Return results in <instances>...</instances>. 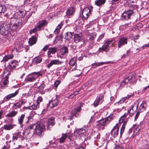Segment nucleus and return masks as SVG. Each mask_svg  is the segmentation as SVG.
<instances>
[{
    "label": "nucleus",
    "instance_id": "20e7f679",
    "mask_svg": "<svg viewBox=\"0 0 149 149\" xmlns=\"http://www.w3.org/2000/svg\"><path fill=\"white\" fill-rule=\"evenodd\" d=\"M113 118L114 116L112 114L110 115L108 117L100 120L99 121V124L103 127L106 126L109 123Z\"/></svg>",
    "mask_w": 149,
    "mask_h": 149
},
{
    "label": "nucleus",
    "instance_id": "a18cd8bd",
    "mask_svg": "<svg viewBox=\"0 0 149 149\" xmlns=\"http://www.w3.org/2000/svg\"><path fill=\"white\" fill-rule=\"evenodd\" d=\"M45 87V85L44 84H41L38 87V91L39 92L42 93H43V90Z\"/></svg>",
    "mask_w": 149,
    "mask_h": 149
},
{
    "label": "nucleus",
    "instance_id": "393cba45",
    "mask_svg": "<svg viewBox=\"0 0 149 149\" xmlns=\"http://www.w3.org/2000/svg\"><path fill=\"white\" fill-rule=\"evenodd\" d=\"M18 93V91H16L14 93L8 95L4 98V100L6 101H8L11 98L13 97L16 96L17 94Z\"/></svg>",
    "mask_w": 149,
    "mask_h": 149
},
{
    "label": "nucleus",
    "instance_id": "2f4dec72",
    "mask_svg": "<svg viewBox=\"0 0 149 149\" xmlns=\"http://www.w3.org/2000/svg\"><path fill=\"white\" fill-rule=\"evenodd\" d=\"M23 102L22 100H21L17 102L16 104H15L13 106V108L14 109H17L19 108L22 105Z\"/></svg>",
    "mask_w": 149,
    "mask_h": 149
},
{
    "label": "nucleus",
    "instance_id": "3c124183",
    "mask_svg": "<svg viewBox=\"0 0 149 149\" xmlns=\"http://www.w3.org/2000/svg\"><path fill=\"white\" fill-rule=\"evenodd\" d=\"M21 18V19L20 23L22 26L24 25L27 22V20L26 19H25L24 18Z\"/></svg>",
    "mask_w": 149,
    "mask_h": 149
},
{
    "label": "nucleus",
    "instance_id": "ea45409f",
    "mask_svg": "<svg viewBox=\"0 0 149 149\" xmlns=\"http://www.w3.org/2000/svg\"><path fill=\"white\" fill-rule=\"evenodd\" d=\"M72 33L68 32L65 33V38L67 40L70 39L72 38Z\"/></svg>",
    "mask_w": 149,
    "mask_h": 149
},
{
    "label": "nucleus",
    "instance_id": "b1692460",
    "mask_svg": "<svg viewBox=\"0 0 149 149\" xmlns=\"http://www.w3.org/2000/svg\"><path fill=\"white\" fill-rule=\"evenodd\" d=\"M42 58L40 56H38L35 57L33 60L32 63L34 65H37L41 62Z\"/></svg>",
    "mask_w": 149,
    "mask_h": 149
},
{
    "label": "nucleus",
    "instance_id": "412c9836",
    "mask_svg": "<svg viewBox=\"0 0 149 149\" xmlns=\"http://www.w3.org/2000/svg\"><path fill=\"white\" fill-rule=\"evenodd\" d=\"M55 123L54 118L53 117H51L49 119L46 125L47 128L49 129L52 127L53 125H54Z\"/></svg>",
    "mask_w": 149,
    "mask_h": 149
},
{
    "label": "nucleus",
    "instance_id": "0e129e2a",
    "mask_svg": "<svg viewBox=\"0 0 149 149\" xmlns=\"http://www.w3.org/2000/svg\"><path fill=\"white\" fill-rule=\"evenodd\" d=\"M145 47H149V42L147 44L144 45L142 47V48H143V49Z\"/></svg>",
    "mask_w": 149,
    "mask_h": 149
},
{
    "label": "nucleus",
    "instance_id": "5fc2aeb1",
    "mask_svg": "<svg viewBox=\"0 0 149 149\" xmlns=\"http://www.w3.org/2000/svg\"><path fill=\"white\" fill-rule=\"evenodd\" d=\"M61 83V81L59 80H56L54 83V85L55 87L57 88L58 86Z\"/></svg>",
    "mask_w": 149,
    "mask_h": 149
},
{
    "label": "nucleus",
    "instance_id": "4d7b16f0",
    "mask_svg": "<svg viewBox=\"0 0 149 149\" xmlns=\"http://www.w3.org/2000/svg\"><path fill=\"white\" fill-rule=\"evenodd\" d=\"M139 114H140V113H139V112H138L136 114L135 117V118H134V120L135 121L138 118V117L139 115Z\"/></svg>",
    "mask_w": 149,
    "mask_h": 149
},
{
    "label": "nucleus",
    "instance_id": "4468645a",
    "mask_svg": "<svg viewBox=\"0 0 149 149\" xmlns=\"http://www.w3.org/2000/svg\"><path fill=\"white\" fill-rule=\"evenodd\" d=\"M63 62L61 61H59L58 59H54L51 61V62L47 65V67L48 68H49L50 67H52L53 65H59L61 64Z\"/></svg>",
    "mask_w": 149,
    "mask_h": 149
},
{
    "label": "nucleus",
    "instance_id": "5701e85b",
    "mask_svg": "<svg viewBox=\"0 0 149 149\" xmlns=\"http://www.w3.org/2000/svg\"><path fill=\"white\" fill-rule=\"evenodd\" d=\"M47 21L45 20H42L39 22L38 23L36 24L37 27L40 29V30L41 29V28L46 24H47Z\"/></svg>",
    "mask_w": 149,
    "mask_h": 149
},
{
    "label": "nucleus",
    "instance_id": "423d86ee",
    "mask_svg": "<svg viewBox=\"0 0 149 149\" xmlns=\"http://www.w3.org/2000/svg\"><path fill=\"white\" fill-rule=\"evenodd\" d=\"M91 10L88 7L84 8L82 12V14H80V16L82 18L83 20L87 19L88 17L91 14Z\"/></svg>",
    "mask_w": 149,
    "mask_h": 149
},
{
    "label": "nucleus",
    "instance_id": "c03bdc74",
    "mask_svg": "<svg viewBox=\"0 0 149 149\" xmlns=\"http://www.w3.org/2000/svg\"><path fill=\"white\" fill-rule=\"evenodd\" d=\"M6 10V6L4 5H0V13H4Z\"/></svg>",
    "mask_w": 149,
    "mask_h": 149
},
{
    "label": "nucleus",
    "instance_id": "7c9ffc66",
    "mask_svg": "<svg viewBox=\"0 0 149 149\" xmlns=\"http://www.w3.org/2000/svg\"><path fill=\"white\" fill-rule=\"evenodd\" d=\"M10 74V72L9 71H7L6 72H5V71L4 72V74L5 75V78L4 80L3 81V84L4 85H6L8 83V75H9Z\"/></svg>",
    "mask_w": 149,
    "mask_h": 149
},
{
    "label": "nucleus",
    "instance_id": "680f3d73",
    "mask_svg": "<svg viewBox=\"0 0 149 149\" xmlns=\"http://www.w3.org/2000/svg\"><path fill=\"white\" fill-rule=\"evenodd\" d=\"M60 31L58 29V28H56L55 31H54V33L56 34H58L59 33Z\"/></svg>",
    "mask_w": 149,
    "mask_h": 149
},
{
    "label": "nucleus",
    "instance_id": "4be33fe9",
    "mask_svg": "<svg viewBox=\"0 0 149 149\" xmlns=\"http://www.w3.org/2000/svg\"><path fill=\"white\" fill-rule=\"evenodd\" d=\"M19 25V24L18 22L14 23L12 26H10V29L12 33H14V35L15 34V32H16L18 28Z\"/></svg>",
    "mask_w": 149,
    "mask_h": 149
},
{
    "label": "nucleus",
    "instance_id": "a878e982",
    "mask_svg": "<svg viewBox=\"0 0 149 149\" xmlns=\"http://www.w3.org/2000/svg\"><path fill=\"white\" fill-rule=\"evenodd\" d=\"M37 38L34 36H32L29 39V43L31 46L35 44L37 42Z\"/></svg>",
    "mask_w": 149,
    "mask_h": 149
},
{
    "label": "nucleus",
    "instance_id": "f704fd0d",
    "mask_svg": "<svg viewBox=\"0 0 149 149\" xmlns=\"http://www.w3.org/2000/svg\"><path fill=\"white\" fill-rule=\"evenodd\" d=\"M13 54H10L5 56L3 58V60L1 61V62H6L9 60L13 58Z\"/></svg>",
    "mask_w": 149,
    "mask_h": 149
},
{
    "label": "nucleus",
    "instance_id": "aec40b11",
    "mask_svg": "<svg viewBox=\"0 0 149 149\" xmlns=\"http://www.w3.org/2000/svg\"><path fill=\"white\" fill-rule=\"evenodd\" d=\"M59 102L58 99L56 98L52 100L49 102V107L50 108H53L54 107L57 106Z\"/></svg>",
    "mask_w": 149,
    "mask_h": 149
},
{
    "label": "nucleus",
    "instance_id": "338daca9",
    "mask_svg": "<svg viewBox=\"0 0 149 149\" xmlns=\"http://www.w3.org/2000/svg\"><path fill=\"white\" fill-rule=\"evenodd\" d=\"M114 149H123L122 147L119 146H117L114 148Z\"/></svg>",
    "mask_w": 149,
    "mask_h": 149
},
{
    "label": "nucleus",
    "instance_id": "e433bc0d",
    "mask_svg": "<svg viewBox=\"0 0 149 149\" xmlns=\"http://www.w3.org/2000/svg\"><path fill=\"white\" fill-rule=\"evenodd\" d=\"M39 107V105L38 104L34 103L33 105L29 107L28 109L30 110H36Z\"/></svg>",
    "mask_w": 149,
    "mask_h": 149
},
{
    "label": "nucleus",
    "instance_id": "bb28decb",
    "mask_svg": "<svg viewBox=\"0 0 149 149\" xmlns=\"http://www.w3.org/2000/svg\"><path fill=\"white\" fill-rule=\"evenodd\" d=\"M16 126V125L15 124H6L4 125L3 128L6 130H10L12 129Z\"/></svg>",
    "mask_w": 149,
    "mask_h": 149
},
{
    "label": "nucleus",
    "instance_id": "c85d7f7f",
    "mask_svg": "<svg viewBox=\"0 0 149 149\" xmlns=\"http://www.w3.org/2000/svg\"><path fill=\"white\" fill-rule=\"evenodd\" d=\"M25 117V115L22 114L18 118V121L21 127L23 126V123L24 122V120Z\"/></svg>",
    "mask_w": 149,
    "mask_h": 149
},
{
    "label": "nucleus",
    "instance_id": "f3484780",
    "mask_svg": "<svg viewBox=\"0 0 149 149\" xmlns=\"http://www.w3.org/2000/svg\"><path fill=\"white\" fill-rule=\"evenodd\" d=\"M127 38H120L118 42V47L120 48L122 46L127 44Z\"/></svg>",
    "mask_w": 149,
    "mask_h": 149
},
{
    "label": "nucleus",
    "instance_id": "a19ab883",
    "mask_svg": "<svg viewBox=\"0 0 149 149\" xmlns=\"http://www.w3.org/2000/svg\"><path fill=\"white\" fill-rule=\"evenodd\" d=\"M145 102H143L140 106L139 110L141 112H143L146 109Z\"/></svg>",
    "mask_w": 149,
    "mask_h": 149
},
{
    "label": "nucleus",
    "instance_id": "79ce46f5",
    "mask_svg": "<svg viewBox=\"0 0 149 149\" xmlns=\"http://www.w3.org/2000/svg\"><path fill=\"white\" fill-rule=\"evenodd\" d=\"M77 61V58L76 57L72 58L69 61V64L71 66H73L76 64L75 63Z\"/></svg>",
    "mask_w": 149,
    "mask_h": 149
},
{
    "label": "nucleus",
    "instance_id": "c756f323",
    "mask_svg": "<svg viewBox=\"0 0 149 149\" xmlns=\"http://www.w3.org/2000/svg\"><path fill=\"white\" fill-rule=\"evenodd\" d=\"M74 11V9L73 7H70L68 9L66 12V16L69 17L72 15Z\"/></svg>",
    "mask_w": 149,
    "mask_h": 149
},
{
    "label": "nucleus",
    "instance_id": "9d476101",
    "mask_svg": "<svg viewBox=\"0 0 149 149\" xmlns=\"http://www.w3.org/2000/svg\"><path fill=\"white\" fill-rule=\"evenodd\" d=\"M104 96L102 94H99L97 96L96 99L93 103L94 107L97 106L101 104L104 101Z\"/></svg>",
    "mask_w": 149,
    "mask_h": 149
},
{
    "label": "nucleus",
    "instance_id": "bf43d9fd",
    "mask_svg": "<svg viewBox=\"0 0 149 149\" xmlns=\"http://www.w3.org/2000/svg\"><path fill=\"white\" fill-rule=\"evenodd\" d=\"M63 25V24L62 23H61L60 24H59L58 26H57L56 28H58V29L60 31V29H61L62 26Z\"/></svg>",
    "mask_w": 149,
    "mask_h": 149
},
{
    "label": "nucleus",
    "instance_id": "39448f33",
    "mask_svg": "<svg viewBox=\"0 0 149 149\" xmlns=\"http://www.w3.org/2000/svg\"><path fill=\"white\" fill-rule=\"evenodd\" d=\"M45 129V127L42 124H38L36 126L34 133L39 136H42Z\"/></svg>",
    "mask_w": 149,
    "mask_h": 149
},
{
    "label": "nucleus",
    "instance_id": "774afa93",
    "mask_svg": "<svg viewBox=\"0 0 149 149\" xmlns=\"http://www.w3.org/2000/svg\"><path fill=\"white\" fill-rule=\"evenodd\" d=\"M130 50H127L126 52V54H127V55L128 56L130 55Z\"/></svg>",
    "mask_w": 149,
    "mask_h": 149
},
{
    "label": "nucleus",
    "instance_id": "f8f14e48",
    "mask_svg": "<svg viewBox=\"0 0 149 149\" xmlns=\"http://www.w3.org/2000/svg\"><path fill=\"white\" fill-rule=\"evenodd\" d=\"M119 130V127L117 124L113 127L111 132V134L114 138L117 137L118 135Z\"/></svg>",
    "mask_w": 149,
    "mask_h": 149
},
{
    "label": "nucleus",
    "instance_id": "4c0bfd02",
    "mask_svg": "<svg viewBox=\"0 0 149 149\" xmlns=\"http://www.w3.org/2000/svg\"><path fill=\"white\" fill-rule=\"evenodd\" d=\"M106 1V0H96L95 1V3L96 5L98 6H100L104 4Z\"/></svg>",
    "mask_w": 149,
    "mask_h": 149
},
{
    "label": "nucleus",
    "instance_id": "864d4df0",
    "mask_svg": "<svg viewBox=\"0 0 149 149\" xmlns=\"http://www.w3.org/2000/svg\"><path fill=\"white\" fill-rule=\"evenodd\" d=\"M42 101V98L41 97H38L36 103L39 105L40 103Z\"/></svg>",
    "mask_w": 149,
    "mask_h": 149
},
{
    "label": "nucleus",
    "instance_id": "dca6fc26",
    "mask_svg": "<svg viewBox=\"0 0 149 149\" xmlns=\"http://www.w3.org/2000/svg\"><path fill=\"white\" fill-rule=\"evenodd\" d=\"M18 63L15 61H12L10 62L8 65V68L10 70H12L14 69L18 65Z\"/></svg>",
    "mask_w": 149,
    "mask_h": 149
},
{
    "label": "nucleus",
    "instance_id": "9b49d317",
    "mask_svg": "<svg viewBox=\"0 0 149 149\" xmlns=\"http://www.w3.org/2000/svg\"><path fill=\"white\" fill-rule=\"evenodd\" d=\"M138 107V104L134 103L130 107V109L127 111V114L130 115V116H132L136 112Z\"/></svg>",
    "mask_w": 149,
    "mask_h": 149
},
{
    "label": "nucleus",
    "instance_id": "69168bd1",
    "mask_svg": "<svg viewBox=\"0 0 149 149\" xmlns=\"http://www.w3.org/2000/svg\"><path fill=\"white\" fill-rule=\"evenodd\" d=\"M141 127L139 126H138L136 127L134 130V132H136V130H137V132H138L140 130V129Z\"/></svg>",
    "mask_w": 149,
    "mask_h": 149
},
{
    "label": "nucleus",
    "instance_id": "052dcab7",
    "mask_svg": "<svg viewBox=\"0 0 149 149\" xmlns=\"http://www.w3.org/2000/svg\"><path fill=\"white\" fill-rule=\"evenodd\" d=\"M104 33H103L100 35L98 38V40L99 41H100V40H101L104 37Z\"/></svg>",
    "mask_w": 149,
    "mask_h": 149
},
{
    "label": "nucleus",
    "instance_id": "7ed1b4c3",
    "mask_svg": "<svg viewBox=\"0 0 149 149\" xmlns=\"http://www.w3.org/2000/svg\"><path fill=\"white\" fill-rule=\"evenodd\" d=\"M136 78V74L135 73L131 74L130 75L126 77L123 80L121 85L122 86H124L125 85L128 84V82H130L133 81L136 82L137 80L135 79Z\"/></svg>",
    "mask_w": 149,
    "mask_h": 149
},
{
    "label": "nucleus",
    "instance_id": "de8ad7c7",
    "mask_svg": "<svg viewBox=\"0 0 149 149\" xmlns=\"http://www.w3.org/2000/svg\"><path fill=\"white\" fill-rule=\"evenodd\" d=\"M107 63L106 62H99V63H93L92 64V66H94L95 67H97L98 66H99L100 65H103L104 64Z\"/></svg>",
    "mask_w": 149,
    "mask_h": 149
},
{
    "label": "nucleus",
    "instance_id": "2eb2a0df",
    "mask_svg": "<svg viewBox=\"0 0 149 149\" xmlns=\"http://www.w3.org/2000/svg\"><path fill=\"white\" fill-rule=\"evenodd\" d=\"M127 113H125L120 118L119 121L120 123H123V124H126L128 120L129 116L127 117Z\"/></svg>",
    "mask_w": 149,
    "mask_h": 149
},
{
    "label": "nucleus",
    "instance_id": "1a4fd4ad",
    "mask_svg": "<svg viewBox=\"0 0 149 149\" xmlns=\"http://www.w3.org/2000/svg\"><path fill=\"white\" fill-rule=\"evenodd\" d=\"M133 13L132 10H129L124 11L122 14V18L125 20H128L130 19V17Z\"/></svg>",
    "mask_w": 149,
    "mask_h": 149
},
{
    "label": "nucleus",
    "instance_id": "c9c22d12",
    "mask_svg": "<svg viewBox=\"0 0 149 149\" xmlns=\"http://www.w3.org/2000/svg\"><path fill=\"white\" fill-rule=\"evenodd\" d=\"M68 52V49L67 47L65 46L63 47L61 49L60 53L62 55H64Z\"/></svg>",
    "mask_w": 149,
    "mask_h": 149
},
{
    "label": "nucleus",
    "instance_id": "473e14b6",
    "mask_svg": "<svg viewBox=\"0 0 149 149\" xmlns=\"http://www.w3.org/2000/svg\"><path fill=\"white\" fill-rule=\"evenodd\" d=\"M18 113L17 111H12L9 112L6 116L9 117H13L15 116Z\"/></svg>",
    "mask_w": 149,
    "mask_h": 149
},
{
    "label": "nucleus",
    "instance_id": "0eeeda50",
    "mask_svg": "<svg viewBox=\"0 0 149 149\" xmlns=\"http://www.w3.org/2000/svg\"><path fill=\"white\" fill-rule=\"evenodd\" d=\"M112 41L111 40H109L106 41L103 46L99 48L98 51L99 52L103 51H105L106 52H108L109 49V45L112 44Z\"/></svg>",
    "mask_w": 149,
    "mask_h": 149
},
{
    "label": "nucleus",
    "instance_id": "58836bf2",
    "mask_svg": "<svg viewBox=\"0 0 149 149\" xmlns=\"http://www.w3.org/2000/svg\"><path fill=\"white\" fill-rule=\"evenodd\" d=\"M67 138V134H62V136L59 139V142L61 143H63Z\"/></svg>",
    "mask_w": 149,
    "mask_h": 149
},
{
    "label": "nucleus",
    "instance_id": "ddd939ff",
    "mask_svg": "<svg viewBox=\"0 0 149 149\" xmlns=\"http://www.w3.org/2000/svg\"><path fill=\"white\" fill-rule=\"evenodd\" d=\"M86 132V130L84 128L76 129L74 132V136L79 137L83 135Z\"/></svg>",
    "mask_w": 149,
    "mask_h": 149
},
{
    "label": "nucleus",
    "instance_id": "603ef678",
    "mask_svg": "<svg viewBox=\"0 0 149 149\" xmlns=\"http://www.w3.org/2000/svg\"><path fill=\"white\" fill-rule=\"evenodd\" d=\"M3 111L2 110L0 111V120L3 117ZM2 121H0V126L2 124Z\"/></svg>",
    "mask_w": 149,
    "mask_h": 149
},
{
    "label": "nucleus",
    "instance_id": "6e6552de",
    "mask_svg": "<svg viewBox=\"0 0 149 149\" xmlns=\"http://www.w3.org/2000/svg\"><path fill=\"white\" fill-rule=\"evenodd\" d=\"M77 106L74 109L71 111V113L73 116L76 117V114L77 112H80L81 110V107L83 106L84 104L82 102H79L77 104Z\"/></svg>",
    "mask_w": 149,
    "mask_h": 149
},
{
    "label": "nucleus",
    "instance_id": "cd10ccee",
    "mask_svg": "<svg viewBox=\"0 0 149 149\" xmlns=\"http://www.w3.org/2000/svg\"><path fill=\"white\" fill-rule=\"evenodd\" d=\"M82 35L81 34H76L74 37V41L76 43L79 42L81 40Z\"/></svg>",
    "mask_w": 149,
    "mask_h": 149
},
{
    "label": "nucleus",
    "instance_id": "8fccbe9b",
    "mask_svg": "<svg viewBox=\"0 0 149 149\" xmlns=\"http://www.w3.org/2000/svg\"><path fill=\"white\" fill-rule=\"evenodd\" d=\"M125 125L126 124H123L122 126L120 129V135H122L124 131Z\"/></svg>",
    "mask_w": 149,
    "mask_h": 149
},
{
    "label": "nucleus",
    "instance_id": "13d9d810",
    "mask_svg": "<svg viewBox=\"0 0 149 149\" xmlns=\"http://www.w3.org/2000/svg\"><path fill=\"white\" fill-rule=\"evenodd\" d=\"M67 136V137H68V138L70 139V141H71V138L72 136V134H70L69 133H66Z\"/></svg>",
    "mask_w": 149,
    "mask_h": 149
},
{
    "label": "nucleus",
    "instance_id": "72a5a7b5",
    "mask_svg": "<svg viewBox=\"0 0 149 149\" xmlns=\"http://www.w3.org/2000/svg\"><path fill=\"white\" fill-rule=\"evenodd\" d=\"M20 134V132H18L13 134L12 141H15L17 140L18 138H20L21 136Z\"/></svg>",
    "mask_w": 149,
    "mask_h": 149
},
{
    "label": "nucleus",
    "instance_id": "6e6d98bb",
    "mask_svg": "<svg viewBox=\"0 0 149 149\" xmlns=\"http://www.w3.org/2000/svg\"><path fill=\"white\" fill-rule=\"evenodd\" d=\"M49 45H46L42 49V50L44 52H46L47 49H49Z\"/></svg>",
    "mask_w": 149,
    "mask_h": 149
},
{
    "label": "nucleus",
    "instance_id": "37998d69",
    "mask_svg": "<svg viewBox=\"0 0 149 149\" xmlns=\"http://www.w3.org/2000/svg\"><path fill=\"white\" fill-rule=\"evenodd\" d=\"M25 13L24 11H19L16 14V15L18 14L19 16L18 17V18H23L25 15Z\"/></svg>",
    "mask_w": 149,
    "mask_h": 149
},
{
    "label": "nucleus",
    "instance_id": "f257e3e1",
    "mask_svg": "<svg viewBox=\"0 0 149 149\" xmlns=\"http://www.w3.org/2000/svg\"><path fill=\"white\" fill-rule=\"evenodd\" d=\"M0 33L4 36L10 37L14 35V33H12L10 29V24L6 22L1 25Z\"/></svg>",
    "mask_w": 149,
    "mask_h": 149
},
{
    "label": "nucleus",
    "instance_id": "49530a36",
    "mask_svg": "<svg viewBox=\"0 0 149 149\" xmlns=\"http://www.w3.org/2000/svg\"><path fill=\"white\" fill-rule=\"evenodd\" d=\"M40 29L38 28L37 27V26L36 25L34 28L33 29L31 30L30 31V33L31 34L33 33L36 32L37 31H40Z\"/></svg>",
    "mask_w": 149,
    "mask_h": 149
},
{
    "label": "nucleus",
    "instance_id": "6ab92c4d",
    "mask_svg": "<svg viewBox=\"0 0 149 149\" xmlns=\"http://www.w3.org/2000/svg\"><path fill=\"white\" fill-rule=\"evenodd\" d=\"M48 51L47 53V55L48 58L52 57V56L51 54H54L57 52V48L56 47L49 48L48 49Z\"/></svg>",
    "mask_w": 149,
    "mask_h": 149
},
{
    "label": "nucleus",
    "instance_id": "09e8293b",
    "mask_svg": "<svg viewBox=\"0 0 149 149\" xmlns=\"http://www.w3.org/2000/svg\"><path fill=\"white\" fill-rule=\"evenodd\" d=\"M96 37L95 34L93 33H91L89 36V39L91 40H94Z\"/></svg>",
    "mask_w": 149,
    "mask_h": 149
},
{
    "label": "nucleus",
    "instance_id": "a211bd4d",
    "mask_svg": "<svg viewBox=\"0 0 149 149\" xmlns=\"http://www.w3.org/2000/svg\"><path fill=\"white\" fill-rule=\"evenodd\" d=\"M34 125H35L34 124H30L29 126L26 127L23 133V135L24 136L25 134L26 135L29 134L31 130L33 129Z\"/></svg>",
    "mask_w": 149,
    "mask_h": 149
},
{
    "label": "nucleus",
    "instance_id": "e2e57ef3",
    "mask_svg": "<svg viewBox=\"0 0 149 149\" xmlns=\"http://www.w3.org/2000/svg\"><path fill=\"white\" fill-rule=\"evenodd\" d=\"M10 147V145L8 144L6 146H4L2 149H8Z\"/></svg>",
    "mask_w": 149,
    "mask_h": 149
},
{
    "label": "nucleus",
    "instance_id": "f03ea898",
    "mask_svg": "<svg viewBox=\"0 0 149 149\" xmlns=\"http://www.w3.org/2000/svg\"><path fill=\"white\" fill-rule=\"evenodd\" d=\"M43 74L41 71L33 72L27 76L25 79V81L26 83L32 82L35 81L40 76H42Z\"/></svg>",
    "mask_w": 149,
    "mask_h": 149
}]
</instances>
